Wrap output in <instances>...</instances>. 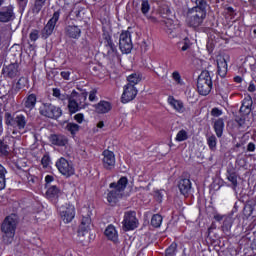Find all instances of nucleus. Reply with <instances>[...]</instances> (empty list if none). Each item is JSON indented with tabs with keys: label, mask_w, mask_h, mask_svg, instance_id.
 I'll list each match as a JSON object with an SVG mask.
<instances>
[{
	"label": "nucleus",
	"mask_w": 256,
	"mask_h": 256,
	"mask_svg": "<svg viewBox=\"0 0 256 256\" xmlns=\"http://www.w3.org/2000/svg\"><path fill=\"white\" fill-rule=\"evenodd\" d=\"M172 79L177 83V85H183V80L181 79V74H179V72H173Z\"/></svg>",
	"instance_id": "46"
},
{
	"label": "nucleus",
	"mask_w": 256,
	"mask_h": 256,
	"mask_svg": "<svg viewBox=\"0 0 256 256\" xmlns=\"http://www.w3.org/2000/svg\"><path fill=\"white\" fill-rule=\"evenodd\" d=\"M30 39L32 41H37L39 39V32L37 30H34L30 33Z\"/></svg>",
	"instance_id": "52"
},
{
	"label": "nucleus",
	"mask_w": 256,
	"mask_h": 256,
	"mask_svg": "<svg viewBox=\"0 0 256 256\" xmlns=\"http://www.w3.org/2000/svg\"><path fill=\"white\" fill-rule=\"evenodd\" d=\"M163 223V216L159 214H154L151 218V225L152 227H161V224Z\"/></svg>",
	"instance_id": "39"
},
{
	"label": "nucleus",
	"mask_w": 256,
	"mask_h": 256,
	"mask_svg": "<svg viewBox=\"0 0 256 256\" xmlns=\"http://www.w3.org/2000/svg\"><path fill=\"white\" fill-rule=\"evenodd\" d=\"M214 219H215V221H222L223 216H221V214H216V215H214Z\"/></svg>",
	"instance_id": "60"
},
{
	"label": "nucleus",
	"mask_w": 256,
	"mask_h": 256,
	"mask_svg": "<svg viewBox=\"0 0 256 256\" xmlns=\"http://www.w3.org/2000/svg\"><path fill=\"white\" fill-rule=\"evenodd\" d=\"M4 118L6 125H8V127H12L16 131H23L27 125V119L21 114L13 117L11 113L6 112Z\"/></svg>",
	"instance_id": "3"
},
{
	"label": "nucleus",
	"mask_w": 256,
	"mask_h": 256,
	"mask_svg": "<svg viewBox=\"0 0 256 256\" xmlns=\"http://www.w3.org/2000/svg\"><path fill=\"white\" fill-rule=\"evenodd\" d=\"M193 11H203L207 15V2L205 0H197V6L191 8Z\"/></svg>",
	"instance_id": "35"
},
{
	"label": "nucleus",
	"mask_w": 256,
	"mask_h": 256,
	"mask_svg": "<svg viewBox=\"0 0 256 256\" xmlns=\"http://www.w3.org/2000/svg\"><path fill=\"white\" fill-rule=\"evenodd\" d=\"M248 91L250 93H255L256 91V87H255V84L253 82H250L249 86H248Z\"/></svg>",
	"instance_id": "56"
},
{
	"label": "nucleus",
	"mask_w": 256,
	"mask_h": 256,
	"mask_svg": "<svg viewBox=\"0 0 256 256\" xmlns=\"http://www.w3.org/2000/svg\"><path fill=\"white\" fill-rule=\"evenodd\" d=\"M104 235L108 241H112V243H119V231H117V228L113 226V224L106 227Z\"/></svg>",
	"instance_id": "17"
},
{
	"label": "nucleus",
	"mask_w": 256,
	"mask_h": 256,
	"mask_svg": "<svg viewBox=\"0 0 256 256\" xmlns=\"http://www.w3.org/2000/svg\"><path fill=\"white\" fill-rule=\"evenodd\" d=\"M68 109H69V112L72 114L77 113L78 111H81V109H85V97L82 96L80 98L79 103L75 101V96L68 97Z\"/></svg>",
	"instance_id": "14"
},
{
	"label": "nucleus",
	"mask_w": 256,
	"mask_h": 256,
	"mask_svg": "<svg viewBox=\"0 0 256 256\" xmlns=\"http://www.w3.org/2000/svg\"><path fill=\"white\" fill-rule=\"evenodd\" d=\"M65 33L70 39H79L81 37V28L77 25H68L65 27Z\"/></svg>",
	"instance_id": "21"
},
{
	"label": "nucleus",
	"mask_w": 256,
	"mask_h": 256,
	"mask_svg": "<svg viewBox=\"0 0 256 256\" xmlns=\"http://www.w3.org/2000/svg\"><path fill=\"white\" fill-rule=\"evenodd\" d=\"M193 45V42L189 39V37H184L177 43V47L179 51H189L191 49V46Z\"/></svg>",
	"instance_id": "28"
},
{
	"label": "nucleus",
	"mask_w": 256,
	"mask_h": 256,
	"mask_svg": "<svg viewBox=\"0 0 256 256\" xmlns=\"http://www.w3.org/2000/svg\"><path fill=\"white\" fill-rule=\"evenodd\" d=\"M177 255V244L172 243L167 249L165 256H176Z\"/></svg>",
	"instance_id": "41"
},
{
	"label": "nucleus",
	"mask_w": 256,
	"mask_h": 256,
	"mask_svg": "<svg viewBox=\"0 0 256 256\" xmlns=\"http://www.w3.org/2000/svg\"><path fill=\"white\" fill-rule=\"evenodd\" d=\"M221 115H223V110L219 109V108H213L211 111V116L212 117H221Z\"/></svg>",
	"instance_id": "49"
},
{
	"label": "nucleus",
	"mask_w": 256,
	"mask_h": 256,
	"mask_svg": "<svg viewBox=\"0 0 256 256\" xmlns=\"http://www.w3.org/2000/svg\"><path fill=\"white\" fill-rule=\"evenodd\" d=\"M237 123L240 127H243V125H245V115H243V117L237 119Z\"/></svg>",
	"instance_id": "59"
},
{
	"label": "nucleus",
	"mask_w": 256,
	"mask_h": 256,
	"mask_svg": "<svg viewBox=\"0 0 256 256\" xmlns=\"http://www.w3.org/2000/svg\"><path fill=\"white\" fill-rule=\"evenodd\" d=\"M25 85H27V78L22 77L18 80L16 87H17V89H23V87H25Z\"/></svg>",
	"instance_id": "47"
},
{
	"label": "nucleus",
	"mask_w": 256,
	"mask_h": 256,
	"mask_svg": "<svg viewBox=\"0 0 256 256\" xmlns=\"http://www.w3.org/2000/svg\"><path fill=\"white\" fill-rule=\"evenodd\" d=\"M52 95L59 101H67L69 99V95L67 93H61V89L59 88H53Z\"/></svg>",
	"instance_id": "32"
},
{
	"label": "nucleus",
	"mask_w": 256,
	"mask_h": 256,
	"mask_svg": "<svg viewBox=\"0 0 256 256\" xmlns=\"http://www.w3.org/2000/svg\"><path fill=\"white\" fill-rule=\"evenodd\" d=\"M166 13L169 14L171 13V10L169 8L166 9Z\"/></svg>",
	"instance_id": "64"
},
{
	"label": "nucleus",
	"mask_w": 256,
	"mask_h": 256,
	"mask_svg": "<svg viewBox=\"0 0 256 256\" xmlns=\"http://www.w3.org/2000/svg\"><path fill=\"white\" fill-rule=\"evenodd\" d=\"M218 75L225 77L227 75V60L223 56L217 57Z\"/></svg>",
	"instance_id": "24"
},
{
	"label": "nucleus",
	"mask_w": 256,
	"mask_h": 256,
	"mask_svg": "<svg viewBox=\"0 0 256 256\" xmlns=\"http://www.w3.org/2000/svg\"><path fill=\"white\" fill-rule=\"evenodd\" d=\"M35 105H37V96H35V94L28 95L24 100L25 109L32 111V109H35Z\"/></svg>",
	"instance_id": "25"
},
{
	"label": "nucleus",
	"mask_w": 256,
	"mask_h": 256,
	"mask_svg": "<svg viewBox=\"0 0 256 256\" xmlns=\"http://www.w3.org/2000/svg\"><path fill=\"white\" fill-rule=\"evenodd\" d=\"M205 12L202 10H193L190 9L187 13L186 23L189 25V27H193V29H197V27H200L203 23V20L205 19Z\"/></svg>",
	"instance_id": "5"
},
{
	"label": "nucleus",
	"mask_w": 256,
	"mask_h": 256,
	"mask_svg": "<svg viewBox=\"0 0 256 256\" xmlns=\"http://www.w3.org/2000/svg\"><path fill=\"white\" fill-rule=\"evenodd\" d=\"M15 17L12 6L4 7L0 10V23H9Z\"/></svg>",
	"instance_id": "19"
},
{
	"label": "nucleus",
	"mask_w": 256,
	"mask_h": 256,
	"mask_svg": "<svg viewBox=\"0 0 256 256\" xmlns=\"http://www.w3.org/2000/svg\"><path fill=\"white\" fill-rule=\"evenodd\" d=\"M223 129H225V122L220 118L214 123V130L217 137H223Z\"/></svg>",
	"instance_id": "29"
},
{
	"label": "nucleus",
	"mask_w": 256,
	"mask_h": 256,
	"mask_svg": "<svg viewBox=\"0 0 256 256\" xmlns=\"http://www.w3.org/2000/svg\"><path fill=\"white\" fill-rule=\"evenodd\" d=\"M251 105H253L251 98H245L242 102V106L240 107L241 115H249L251 113Z\"/></svg>",
	"instance_id": "27"
},
{
	"label": "nucleus",
	"mask_w": 256,
	"mask_h": 256,
	"mask_svg": "<svg viewBox=\"0 0 256 256\" xmlns=\"http://www.w3.org/2000/svg\"><path fill=\"white\" fill-rule=\"evenodd\" d=\"M59 17H61V12H54L52 18L45 25L42 31V35L45 37V39L53 35V31H55V26L57 25V21H59Z\"/></svg>",
	"instance_id": "12"
},
{
	"label": "nucleus",
	"mask_w": 256,
	"mask_h": 256,
	"mask_svg": "<svg viewBox=\"0 0 256 256\" xmlns=\"http://www.w3.org/2000/svg\"><path fill=\"white\" fill-rule=\"evenodd\" d=\"M178 189H179L180 193L182 195H184V197H187V195H189V193H191V189H192L191 180H189V179L180 180L179 184H178Z\"/></svg>",
	"instance_id": "22"
},
{
	"label": "nucleus",
	"mask_w": 256,
	"mask_h": 256,
	"mask_svg": "<svg viewBox=\"0 0 256 256\" xmlns=\"http://www.w3.org/2000/svg\"><path fill=\"white\" fill-rule=\"evenodd\" d=\"M60 75H61V77H62L63 79H65V81H69V79H70V77H71V72H69V71H62V72L60 73Z\"/></svg>",
	"instance_id": "53"
},
{
	"label": "nucleus",
	"mask_w": 256,
	"mask_h": 256,
	"mask_svg": "<svg viewBox=\"0 0 256 256\" xmlns=\"http://www.w3.org/2000/svg\"><path fill=\"white\" fill-rule=\"evenodd\" d=\"M234 81H235V83H242L243 78H241V76H236V77H234Z\"/></svg>",
	"instance_id": "61"
},
{
	"label": "nucleus",
	"mask_w": 256,
	"mask_h": 256,
	"mask_svg": "<svg viewBox=\"0 0 256 256\" xmlns=\"http://www.w3.org/2000/svg\"><path fill=\"white\" fill-rule=\"evenodd\" d=\"M60 193H61V190H59V188H57V186H51L46 191V197L48 199H57V197H59Z\"/></svg>",
	"instance_id": "30"
},
{
	"label": "nucleus",
	"mask_w": 256,
	"mask_h": 256,
	"mask_svg": "<svg viewBox=\"0 0 256 256\" xmlns=\"http://www.w3.org/2000/svg\"><path fill=\"white\" fill-rule=\"evenodd\" d=\"M56 167L59 173L64 175V177H71L72 175H75V168L73 167V163L69 162L63 157L56 161Z\"/></svg>",
	"instance_id": "9"
},
{
	"label": "nucleus",
	"mask_w": 256,
	"mask_h": 256,
	"mask_svg": "<svg viewBox=\"0 0 256 256\" xmlns=\"http://www.w3.org/2000/svg\"><path fill=\"white\" fill-rule=\"evenodd\" d=\"M41 163L45 169H47V167H49V165H51V157H49V154H45L42 157Z\"/></svg>",
	"instance_id": "45"
},
{
	"label": "nucleus",
	"mask_w": 256,
	"mask_h": 256,
	"mask_svg": "<svg viewBox=\"0 0 256 256\" xmlns=\"http://www.w3.org/2000/svg\"><path fill=\"white\" fill-rule=\"evenodd\" d=\"M128 85H137L141 81V74L133 73L127 77Z\"/></svg>",
	"instance_id": "36"
},
{
	"label": "nucleus",
	"mask_w": 256,
	"mask_h": 256,
	"mask_svg": "<svg viewBox=\"0 0 256 256\" xmlns=\"http://www.w3.org/2000/svg\"><path fill=\"white\" fill-rule=\"evenodd\" d=\"M46 1L47 0H36L33 8L34 13H39V11L43 9Z\"/></svg>",
	"instance_id": "43"
},
{
	"label": "nucleus",
	"mask_w": 256,
	"mask_h": 256,
	"mask_svg": "<svg viewBox=\"0 0 256 256\" xmlns=\"http://www.w3.org/2000/svg\"><path fill=\"white\" fill-rule=\"evenodd\" d=\"M167 103L176 113H183L185 111V104L173 96L167 98Z\"/></svg>",
	"instance_id": "18"
},
{
	"label": "nucleus",
	"mask_w": 256,
	"mask_h": 256,
	"mask_svg": "<svg viewBox=\"0 0 256 256\" xmlns=\"http://www.w3.org/2000/svg\"><path fill=\"white\" fill-rule=\"evenodd\" d=\"M97 99V92L91 91L89 94V101H95Z\"/></svg>",
	"instance_id": "55"
},
{
	"label": "nucleus",
	"mask_w": 256,
	"mask_h": 256,
	"mask_svg": "<svg viewBox=\"0 0 256 256\" xmlns=\"http://www.w3.org/2000/svg\"><path fill=\"white\" fill-rule=\"evenodd\" d=\"M103 39L106 57L110 61H119V52L117 51V46H115V43H113L111 35H109L108 33H104Z\"/></svg>",
	"instance_id": "4"
},
{
	"label": "nucleus",
	"mask_w": 256,
	"mask_h": 256,
	"mask_svg": "<svg viewBox=\"0 0 256 256\" xmlns=\"http://www.w3.org/2000/svg\"><path fill=\"white\" fill-rule=\"evenodd\" d=\"M96 112L100 114L109 113L111 110V103L107 101H100L98 104L95 105Z\"/></svg>",
	"instance_id": "26"
},
{
	"label": "nucleus",
	"mask_w": 256,
	"mask_h": 256,
	"mask_svg": "<svg viewBox=\"0 0 256 256\" xmlns=\"http://www.w3.org/2000/svg\"><path fill=\"white\" fill-rule=\"evenodd\" d=\"M97 127L98 129H103V127H105V122L103 121L98 122Z\"/></svg>",
	"instance_id": "63"
},
{
	"label": "nucleus",
	"mask_w": 256,
	"mask_h": 256,
	"mask_svg": "<svg viewBox=\"0 0 256 256\" xmlns=\"http://www.w3.org/2000/svg\"><path fill=\"white\" fill-rule=\"evenodd\" d=\"M188 139H189V132L185 129L178 131L175 137V141H177L178 143L187 141Z\"/></svg>",
	"instance_id": "34"
},
{
	"label": "nucleus",
	"mask_w": 256,
	"mask_h": 256,
	"mask_svg": "<svg viewBox=\"0 0 256 256\" xmlns=\"http://www.w3.org/2000/svg\"><path fill=\"white\" fill-rule=\"evenodd\" d=\"M58 213L63 223H71L75 219V206L73 204H64L59 207Z\"/></svg>",
	"instance_id": "8"
},
{
	"label": "nucleus",
	"mask_w": 256,
	"mask_h": 256,
	"mask_svg": "<svg viewBox=\"0 0 256 256\" xmlns=\"http://www.w3.org/2000/svg\"><path fill=\"white\" fill-rule=\"evenodd\" d=\"M122 225L124 231H133L134 229H137V227H139V220H137L135 212H125Z\"/></svg>",
	"instance_id": "11"
},
{
	"label": "nucleus",
	"mask_w": 256,
	"mask_h": 256,
	"mask_svg": "<svg viewBox=\"0 0 256 256\" xmlns=\"http://www.w3.org/2000/svg\"><path fill=\"white\" fill-rule=\"evenodd\" d=\"M127 183H129L127 177H121L117 183L113 182L110 184L112 191L107 195L108 203H117L118 199L123 197V191L127 188Z\"/></svg>",
	"instance_id": "1"
},
{
	"label": "nucleus",
	"mask_w": 256,
	"mask_h": 256,
	"mask_svg": "<svg viewBox=\"0 0 256 256\" xmlns=\"http://www.w3.org/2000/svg\"><path fill=\"white\" fill-rule=\"evenodd\" d=\"M74 119L77 123H83V121H85V115H83V113H78L74 116Z\"/></svg>",
	"instance_id": "50"
},
{
	"label": "nucleus",
	"mask_w": 256,
	"mask_h": 256,
	"mask_svg": "<svg viewBox=\"0 0 256 256\" xmlns=\"http://www.w3.org/2000/svg\"><path fill=\"white\" fill-rule=\"evenodd\" d=\"M7 175V169L0 164V191H3L7 185V180L5 176Z\"/></svg>",
	"instance_id": "31"
},
{
	"label": "nucleus",
	"mask_w": 256,
	"mask_h": 256,
	"mask_svg": "<svg viewBox=\"0 0 256 256\" xmlns=\"http://www.w3.org/2000/svg\"><path fill=\"white\" fill-rule=\"evenodd\" d=\"M0 153L1 155H7V153H9V146L3 142H0Z\"/></svg>",
	"instance_id": "48"
},
{
	"label": "nucleus",
	"mask_w": 256,
	"mask_h": 256,
	"mask_svg": "<svg viewBox=\"0 0 256 256\" xmlns=\"http://www.w3.org/2000/svg\"><path fill=\"white\" fill-rule=\"evenodd\" d=\"M165 31L167 33V35L170 37V39H175V37H177L178 33H179V26L173 24V21L171 19H167L165 21Z\"/></svg>",
	"instance_id": "20"
},
{
	"label": "nucleus",
	"mask_w": 256,
	"mask_h": 256,
	"mask_svg": "<svg viewBox=\"0 0 256 256\" xmlns=\"http://www.w3.org/2000/svg\"><path fill=\"white\" fill-rule=\"evenodd\" d=\"M40 114L48 119H59L63 115V111L60 107H57L51 103H44L39 108Z\"/></svg>",
	"instance_id": "6"
},
{
	"label": "nucleus",
	"mask_w": 256,
	"mask_h": 256,
	"mask_svg": "<svg viewBox=\"0 0 256 256\" xmlns=\"http://www.w3.org/2000/svg\"><path fill=\"white\" fill-rule=\"evenodd\" d=\"M0 135H3V118L0 116Z\"/></svg>",
	"instance_id": "62"
},
{
	"label": "nucleus",
	"mask_w": 256,
	"mask_h": 256,
	"mask_svg": "<svg viewBox=\"0 0 256 256\" xmlns=\"http://www.w3.org/2000/svg\"><path fill=\"white\" fill-rule=\"evenodd\" d=\"M103 167L104 169L111 170L115 167V154L112 151L104 150L103 153Z\"/></svg>",
	"instance_id": "15"
},
{
	"label": "nucleus",
	"mask_w": 256,
	"mask_h": 256,
	"mask_svg": "<svg viewBox=\"0 0 256 256\" xmlns=\"http://www.w3.org/2000/svg\"><path fill=\"white\" fill-rule=\"evenodd\" d=\"M231 227H233V219H231V217H226L223 221L222 231L224 233H229Z\"/></svg>",
	"instance_id": "37"
},
{
	"label": "nucleus",
	"mask_w": 256,
	"mask_h": 256,
	"mask_svg": "<svg viewBox=\"0 0 256 256\" xmlns=\"http://www.w3.org/2000/svg\"><path fill=\"white\" fill-rule=\"evenodd\" d=\"M154 197L158 201V203H161L163 201V192L157 190L154 194Z\"/></svg>",
	"instance_id": "51"
},
{
	"label": "nucleus",
	"mask_w": 256,
	"mask_h": 256,
	"mask_svg": "<svg viewBox=\"0 0 256 256\" xmlns=\"http://www.w3.org/2000/svg\"><path fill=\"white\" fill-rule=\"evenodd\" d=\"M69 97H74V101L77 103L81 102V97H84V107L85 102L87 101V92H77L76 90H73Z\"/></svg>",
	"instance_id": "33"
},
{
	"label": "nucleus",
	"mask_w": 256,
	"mask_h": 256,
	"mask_svg": "<svg viewBox=\"0 0 256 256\" xmlns=\"http://www.w3.org/2000/svg\"><path fill=\"white\" fill-rule=\"evenodd\" d=\"M151 9V5L148 0H143L141 3V12L143 15H147Z\"/></svg>",
	"instance_id": "42"
},
{
	"label": "nucleus",
	"mask_w": 256,
	"mask_h": 256,
	"mask_svg": "<svg viewBox=\"0 0 256 256\" xmlns=\"http://www.w3.org/2000/svg\"><path fill=\"white\" fill-rule=\"evenodd\" d=\"M50 141L52 145H56L57 147H65L69 143V139L66 136L57 134L50 136Z\"/></svg>",
	"instance_id": "23"
},
{
	"label": "nucleus",
	"mask_w": 256,
	"mask_h": 256,
	"mask_svg": "<svg viewBox=\"0 0 256 256\" xmlns=\"http://www.w3.org/2000/svg\"><path fill=\"white\" fill-rule=\"evenodd\" d=\"M137 97V88L132 84H126L123 87L122 93V103H129V101H133Z\"/></svg>",
	"instance_id": "13"
},
{
	"label": "nucleus",
	"mask_w": 256,
	"mask_h": 256,
	"mask_svg": "<svg viewBox=\"0 0 256 256\" xmlns=\"http://www.w3.org/2000/svg\"><path fill=\"white\" fill-rule=\"evenodd\" d=\"M226 13H228V15L233 17L235 15V9H233V7H227L226 8Z\"/></svg>",
	"instance_id": "57"
},
{
	"label": "nucleus",
	"mask_w": 256,
	"mask_h": 256,
	"mask_svg": "<svg viewBox=\"0 0 256 256\" xmlns=\"http://www.w3.org/2000/svg\"><path fill=\"white\" fill-rule=\"evenodd\" d=\"M247 151L253 153V151H255V143H253V142L248 143Z\"/></svg>",
	"instance_id": "54"
},
{
	"label": "nucleus",
	"mask_w": 256,
	"mask_h": 256,
	"mask_svg": "<svg viewBox=\"0 0 256 256\" xmlns=\"http://www.w3.org/2000/svg\"><path fill=\"white\" fill-rule=\"evenodd\" d=\"M213 88V81L211 80V76L209 72L204 71L198 77L197 89L198 93L203 96L209 95L211 93V89Z\"/></svg>",
	"instance_id": "2"
},
{
	"label": "nucleus",
	"mask_w": 256,
	"mask_h": 256,
	"mask_svg": "<svg viewBox=\"0 0 256 256\" xmlns=\"http://www.w3.org/2000/svg\"><path fill=\"white\" fill-rule=\"evenodd\" d=\"M91 227H93V224L91 222V217L90 216L83 217L81 224L78 228L79 237H85V234L91 231Z\"/></svg>",
	"instance_id": "16"
},
{
	"label": "nucleus",
	"mask_w": 256,
	"mask_h": 256,
	"mask_svg": "<svg viewBox=\"0 0 256 256\" xmlns=\"http://www.w3.org/2000/svg\"><path fill=\"white\" fill-rule=\"evenodd\" d=\"M228 181H230V183H232L233 189H236L238 183H237V174L232 172L229 173L227 176Z\"/></svg>",
	"instance_id": "44"
},
{
	"label": "nucleus",
	"mask_w": 256,
	"mask_h": 256,
	"mask_svg": "<svg viewBox=\"0 0 256 256\" xmlns=\"http://www.w3.org/2000/svg\"><path fill=\"white\" fill-rule=\"evenodd\" d=\"M45 181H46L47 184L53 183V181H55V178L52 175H47L45 177Z\"/></svg>",
	"instance_id": "58"
},
{
	"label": "nucleus",
	"mask_w": 256,
	"mask_h": 256,
	"mask_svg": "<svg viewBox=\"0 0 256 256\" xmlns=\"http://www.w3.org/2000/svg\"><path fill=\"white\" fill-rule=\"evenodd\" d=\"M67 131H69L71 133V135H77L80 126L78 124L75 123H69L66 126Z\"/></svg>",
	"instance_id": "40"
},
{
	"label": "nucleus",
	"mask_w": 256,
	"mask_h": 256,
	"mask_svg": "<svg viewBox=\"0 0 256 256\" xmlns=\"http://www.w3.org/2000/svg\"><path fill=\"white\" fill-rule=\"evenodd\" d=\"M207 145L210 151H217V137L211 135L207 138Z\"/></svg>",
	"instance_id": "38"
},
{
	"label": "nucleus",
	"mask_w": 256,
	"mask_h": 256,
	"mask_svg": "<svg viewBox=\"0 0 256 256\" xmlns=\"http://www.w3.org/2000/svg\"><path fill=\"white\" fill-rule=\"evenodd\" d=\"M119 48L122 53L129 55L133 49V42L131 41V32L123 31L120 34Z\"/></svg>",
	"instance_id": "10"
},
{
	"label": "nucleus",
	"mask_w": 256,
	"mask_h": 256,
	"mask_svg": "<svg viewBox=\"0 0 256 256\" xmlns=\"http://www.w3.org/2000/svg\"><path fill=\"white\" fill-rule=\"evenodd\" d=\"M16 228L17 216L15 214H11L4 219V222L2 223V231L3 233H5L6 237H9V239H13V237H15Z\"/></svg>",
	"instance_id": "7"
}]
</instances>
